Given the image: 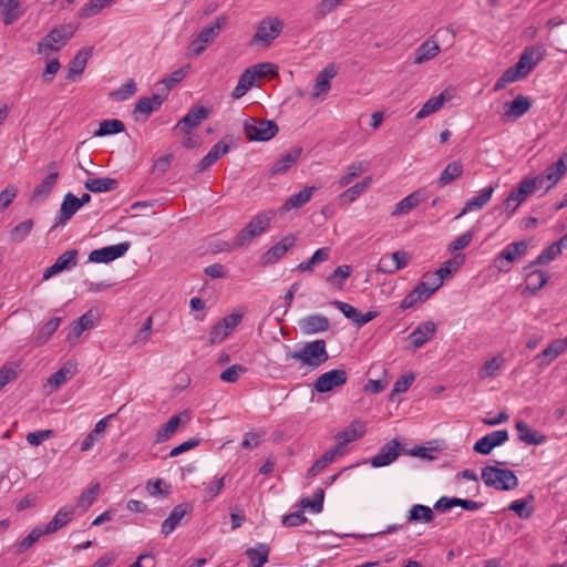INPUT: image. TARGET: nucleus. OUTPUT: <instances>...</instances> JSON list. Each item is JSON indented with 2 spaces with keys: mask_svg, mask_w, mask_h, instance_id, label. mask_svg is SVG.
<instances>
[{
  "mask_svg": "<svg viewBox=\"0 0 567 567\" xmlns=\"http://www.w3.org/2000/svg\"><path fill=\"white\" fill-rule=\"evenodd\" d=\"M527 251V245L525 241H516L507 245L498 255L499 264L497 268L499 271H509V265L524 256Z\"/></svg>",
  "mask_w": 567,
  "mask_h": 567,
  "instance_id": "obj_17",
  "label": "nucleus"
},
{
  "mask_svg": "<svg viewBox=\"0 0 567 567\" xmlns=\"http://www.w3.org/2000/svg\"><path fill=\"white\" fill-rule=\"evenodd\" d=\"M537 189L535 181L532 177L523 178L517 187L514 188L505 198V212L508 215H513L527 196L535 193Z\"/></svg>",
  "mask_w": 567,
  "mask_h": 567,
  "instance_id": "obj_9",
  "label": "nucleus"
},
{
  "mask_svg": "<svg viewBox=\"0 0 567 567\" xmlns=\"http://www.w3.org/2000/svg\"><path fill=\"white\" fill-rule=\"evenodd\" d=\"M100 492V484L95 483L86 491L82 492L76 499V506L86 511L95 501Z\"/></svg>",
  "mask_w": 567,
  "mask_h": 567,
  "instance_id": "obj_61",
  "label": "nucleus"
},
{
  "mask_svg": "<svg viewBox=\"0 0 567 567\" xmlns=\"http://www.w3.org/2000/svg\"><path fill=\"white\" fill-rule=\"evenodd\" d=\"M338 74L336 64L330 63L316 78L312 99H318L320 95L327 94L331 87L330 81Z\"/></svg>",
  "mask_w": 567,
  "mask_h": 567,
  "instance_id": "obj_22",
  "label": "nucleus"
},
{
  "mask_svg": "<svg viewBox=\"0 0 567 567\" xmlns=\"http://www.w3.org/2000/svg\"><path fill=\"white\" fill-rule=\"evenodd\" d=\"M566 351L567 337L564 339H555L546 349L536 354L534 360L539 368H545Z\"/></svg>",
  "mask_w": 567,
  "mask_h": 567,
  "instance_id": "obj_18",
  "label": "nucleus"
},
{
  "mask_svg": "<svg viewBox=\"0 0 567 567\" xmlns=\"http://www.w3.org/2000/svg\"><path fill=\"white\" fill-rule=\"evenodd\" d=\"M341 457L339 450H329L317 460L308 470L307 476L315 477L320 474L329 464L333 463L337 458Z\"/></svg>",
  "mask_w": 567,
  "mask_h": 567,
  "instance_id": "obj_46",
  "label": "nucleus"
},
{
  "mask_svg": "<svg viewBox=\"0 0 567 567\" xmlns=\"http://www.w3.org/2000/svg\"><path fill=\"white\" fill-rule=\"evenodd\" d=\"M118 182L115 178H90L85 181L84 187L92 193H106L116 189Z\"/></svg>",
  "mask_w": 567,
  "mask_h": 567,
  "instance_id": "obj_47",
  "label": "nucleus"
},
{
  "mask_svg": "<svg viewBox=\"0 0 567 567\" xmlns=\"http://www.w3.org/2000/svg\"><path fill=\"white\" fill-rule=\"evenodd\" d=\"M426 198V193L423 189H417L403 199H401L392 212V217H398L410 213L412 209L417 207Z\"/></svg>",
  "mask_w": 567,
  "mask_h": 567,
  "instance_id": "obj_28",
  "label": "nucleus"
},
{
  "mask_svg": "<svg viewBox=\"0 0 567 567\" xmlns=\"http://www.w3.org/2000/svg\"><path fill=\"white\" fill-rule=\"evenodd\" d=\"M351 275V267L349 265H342L334 269V271L328 277V281L331 285L337 286L338 288H341L344 284V281L350 277Z\"/></svg>",
  "mask_w": 567,
  "mask_h": 567,
  "instance_id": "obj_64",
  "label": "nucleus"
},
{
  "mask_svg": "<svg viewBox=\"0 0 567 567\" xmlns=\"http://www.w3.org/2000/svg\"><path fill=\"white\" fill-rule=\"evenodd\" d=\"M530 107V97L519 94L513 101L504 104L503 117L506 121H515L526 114Z\"/></svg>",
  "mask_w": 567,
  "mask_h": 567,
  "instance_id": "obj_19",
  "label": "nucleus"
},
{
  "mask_svg": "<svg viewBox=\"0 0 567 567\" xmlns=\"http://www.w3.org/2000/svg\"><path fill=\"white\" fill-rule=\"evenodd\" d=\"M78 25L73 23L62 24L53 28L37 44V53L48 55L49 52H56L73 38Z\"/></svg>",
  "mask_w": 567,
  "mask_h": 567,
  "instance_id": "obj_2",
  "label": "nucleus"
},
{
  "mask_svg": "<svg viewBox=\"0 0 567 567\" xmlns=\"http://www.w3.org/2000/svg\"><path fill=\"white\" fill-rule=\"evenodd\" d=\"M209 115V110L204 106H196L188 111L178 123L174 126V131H190L197 127Z\"/></svg>",
  "mask_w": 567,
  "mask_h": 567,
  "instance_id": "obj_20",
  "label": "nucleus"
},
{
  "mask_svg": "<svg viewBox=\"0 0 567 567\" xmlns=\"http://www.w3.org/2000/svg\"><path fill=\"white\" fill-rule=\"evenodd\" d=\"M508 440V432L506 430H498L486 434L481 437L474 445V452L488 455L493 449L503 445Z\"/></svg>",
  "mask_w": 567,
  "mask_h": 567,
  "instance_id": "obj_15",
  "label": "nucleus"
},
{
  "mask_svg": "<svg viewBox=\"0 0 567 567\" xmlns=\"http://www.w3.org/2000/svg\"><path fill=\"white\" fill-rule=\"evenodd\" d=\"M284 29V21L277 17H267L262 19L256 28L251 38V44H262L268 47L277 39Z\"/></svg>",
  "mask_w": 567,
  "mask_h": 567,
  "instance_id": "obj_5",
  "label": "nucleus"
},
{
  "mask_svg": "<svg viewBox=\"0 0 567 567\" xmlns=\"http://www.w3.org/2000/svg\"><path fill=\"white\" fill-rule=\"evenodd\" d=\"M434 519L433 509L429 506L416 504L413 505L408 515V522L431 523Z\"/></svg>",
  "mask_w": 567,
  "mask_h": 567,
  "instance_id": "obj_53",
  "label": "nucleus"
},
{
  "mask_svg": "<svg viewBox=\"0 0 567 567\" xmlns=\"http://www.w3.org/2000/svg\"><path fill=\"white\" fill-rule=\"evenodd\" d=\"M567 172V153H564L556 163L549 165L540 175L532 177L537 188L550 190Z\"/></svg>",
  "mask_w": 567,
  "mask_h": 567,
  "instance_id": "obj_6",
  "label": "nucleus"
},
{
  "mask_svg": "<svg viewBox=\"0 0 567 567\" xmlns=\"http://www.w3.org/2000/svg\"><path fill=\"white\" fill-rule=\"evenodd\" d=\"M269 553V546L264 543H258L255 547H250L245 551L251 567H262L268 561Z\"/></svg>",
  "mask_w": 567,
  "mask_h": 567,
  "instance_id": "obj_42",
  "label": "nucleus"
},
{
  "mask_svg": "<svg viewBox=\"0 0 567 567\" xmlns=\"http://www.w3.org/2000/svg\"><path fill=\"white\" fill-rule=\"evenodd\" d=\"M463 174V164L461 161H453L446 165V167L441 173L440 177L437 178V185L440 187H444L458 177H461Z\"/></svg>",
  "mask_w": 567,
  "mask_h": 567,
  "instance_id": "obj_43",
  "label": "nucleus"
},
{
  "mask_svg": "<svg viewBox=\"0 0 567 567\" xmlns=\"http://www.w3.org/2000/svg\"><path fill=\"white\" fill-rule=\"evenodd\" d=\"M423 286H416L411 292H409L401 301L400 308L405 310L413 308L419 302L427 300L426 293L423 292Z\"/></svg>",
  "mask_w": 567,
  "mask_h": 567,
  "instance_id": "obj_59",
  "label": "nucleus"
},
{
  "mask_svg": "<svg viewBox=\"0 0 567 567\" xmlns=\"http://www.w3.org/2000/svg\"><path fill=\"white\" fill-rule=\"evenodd\" d=\"M296 244V237L292 234L285 236L281 240L271 246L262 256L261 264L269 266L281 259L286 252Z\"/></svg>",
  "mask_w": 567,
  "mask_h": 567,
  "instance_id": "obj_16",
  "label": "nucleus"
},
{
  "mask_svg": "<svg viewBox=\"0 0 567 567\" xmlns=\"http://www.w3.org/2000/svg\"><path fill=\"white\" fill-rule=\"evenodd\" d=\"M114 415L115 414H109L94 425V429L85 436L81 443L82 452L90 451L95 445V443L100 441L101 436L104 434L107 427L109 421L114 417Z\"/></svg>",
  "mask_w": 567,
  "mask_h": 567,
  "instance_id": "obj_36",
  "label": "nucleus"
},
{
  "mask_svg": "<svg viewBox=\"0 0 567 567\" xmlns=\"http://www.w3.org/2000/svg\"><path fill=\"white\" fill-rule=\"evenodd\" d=\"M561 254L558 245L555 243L542 250V252L534 259L533 265H548Z\"/></svg>",
  "mask_w": 567,
  "mask_h": 567,
  "instance_id": "obj_62",
  "label": "nucleus"
},
{
  "mask_svg": "<svg viewBox=\"0 0 567 567\" xmlns=\"http://www.w3.org/2000/svg\"><path fill=\"white\" fill-rule=\"evenodd\" d=\"M115 0H89L78 12V16L82 19L91 18L104 8L110 7Z\"/></svg>",
  "mask_w": 567,
  "mask_h": 567,
  "instance_id": "obj_54",
  "label": "nucleus"
},
{
  "mask_svg": "<svg viewBox=\"0 0 567 567\" xmlns=\"http://www.w3.org/2000/svg\"><path fill=\"white\" fill-rule=\"evenodd\" d=\"M76 372V365L74 363H66L54 372L48 380V386L50 391L58 390L63 383L71 379Z\"/></svg>",
  "mask_w": 567,
  "mask_h": 567,
  "instance_id": "obj_40",
  "label": "nucleus"
},
{
  "mask_svg": "<svg viewBox=\"0 0 567 567\" xmlns=\"http://www.w3.org/2000/svg\"><path fill=\"white\" fill-rule=\"evenodd\" d=\"M371 176L364 177L361 182L341 193L339 196L340 200L347 204L353 203L358 197L362 195V193L371 185Z\"/></svg>",
  "mask_w": 567,
  "mask_h": 567,
  "instance_id": "obj_49",
  "label": "nucleus"
},
{
  "mask_svg": "<svg viewBox=\"0 0 567 567\" xmlns=\"http://www.w3.org/2000/svg\"><path fill=\"white\" fill-rule=\"evenodd\" d=\"M93 54V48L81 49L72 59L69 65L68 79L75 81L85 70L87 60Z\"/></svg>",
  "mask_w": 567,
  "mask_h": 567,
  "instance_id": "obj_31",
  "label": "nucleus"
},
{
  "mask_svg": "<svg viewBox=\"0 0 567 567\" xmlns=\"http://www.w3.org/2000/svg\"><path fill=\"white\" fill-rule=\"evenodd\" d=\"M301 148H293L291 152L280 157L271 167V175L286 173L300 157Z\"/></svg>",
  "mask_w": 567,
  "mask_h": 567,
  "instance_id": "obj_48",
  "label": "nucleus"
},
{
  "mask_svg": "<svg viewBox=\"0 0 567 567\" xmlns=\"http://www.w3.org/2000/svg\"><path fill=\"white\" fill-rule=\"evenodd\" d=\"M95 316L92 310L83 313L79 319L74 320L71 326L66 340L70 342L75 341L85 330L94 327Z\"/></svg>",
  "mask_w": 567,
  "mask_h": 567,
  "instance_id": "obj_30",
  "label": "nucleus"
},
{
  "mask_svg": "<svg viewBox=\"0 0 567 567\" xmlns=\"http://www.w3.org/2000/svg\"><path fill=\"white\" fill-rule=\"evenodd\" d=\"M81 208V203L78 202V197L72 193H68L61 204L59 215L54 227L64 225L72 216Z\"/></svg>",
  "mask_w": 567,
  "mask_h": 567,
  "instance_id": "obj_29",
  "label": "nucleus"
},
{
  "mask_svg": "<svg viewBox=\"0 0 567 567\" xmlns=\"http://www.w3.org/2000/svg\"><path fill=\"white\" fill-rule=\"evenodd\" d=\"M546 54V47L542 43H535L533 45L526 47L523 50L517 62L528 74L540 61L544 60Z\"/></svg>",
  "mask_w": 567,
  "mask_h": 567,
  "instance_id": "obj_14",
  "label": "nucleus"
},
{
  "mask_svg": "<svg viewBox=\"0 0 567 567\" xmlns=\"http://www.w3.org/2000/svg\"><path fill=\"white\" fill-rule=\"evenodd\" d=\"M75 513V506L73 505H65L62 506L56 514L53 516V518L45 525L44 532H47L49 535L60 530L64 526H66L73 515Z\"/></svg>",
  "mask_w": 567,
  "mask_h": 567,
  "instance_id": "obj_25",
  "label": "nucleus"
},
{
  "mask_svg": "<svg viewBox=\"0 0 567 567\" xmlns=\"http://www.w3.org/2000/svg\"><path fill=\"white\" fill-rule=\"evenodd\" d=\"M255 82V76L250 73V71L245 70V72L240 75L237 85L231 92V97L240 99L247 93V91L254 85Z\"/></svg>",
  "mask_w": 567,
  "mask_h": 567,
  "instance_id": "obj_56",
  "label": "nucleus"
},
{
  "mask_svg": "<svg viewBox=\"0 0 567 567\" xmlns=\"http://www.w3.org/2000/svg\"><path fill=\"white\" fill-rule=\"evenodd\" d=\"M515 427L518 440L529 445H540L546 442V436L533 430L526 422L517 421Z\"/></svg>",
  "mask_w": 567,
  "mask_h": 567,
  "instance_id": "obj_37",
  "label": "nucleus"
},
{
  "mask_svg": "<svg viewBox=\"0 0 567 567\" xmlns=\"http://www.w3.org/2000/svg\"><path fill=\"white\" fill-rule=\"evenodd\" d=\"M227 23L226 16H219L215 21L204 28L197 37L189 43L187 48L188 55H199L219 35L220 31Z\"/></svg>",
  "mask_w": 567,
  "mask_h": 567,
  "instance_id": "obj_4",
  "label": "nucleus"
},
{
  "mask_svg": "<svg viewBox=\"0 0 567 567\" xmlns=\"http://www.w3.org/2000/svg\"><path fill=\"white\" fill-rule=\"evenodd\" d=\"M329 359L324 340L306 342L295 351H289L286 361L295 360L310 369H317Z\"/></svg>",
  "mask_w": 567,
  "mask_h": 567,
  "instance_id": "obj_1",
  "label": "nucleus"
},
{
  "mask_svg": "<svg viewBox=\"0 0 567 567\" xmlns=\"http://www.w3.org/2000/svg\"><path fill=\"white\" fill-rule=\"evenodd\" d=\"M440 52V45L436 41L427 39L424 41L415 52L414 63L422 64L433 58Z\"/></svg>",
  "mask_w": 567,
  "mask_h": 567,
  "instance_id": "obj_44",
  "label": "nucleus"
},
{
  "mask_svg": "<svg viewBox=\"0 0 567 567\" xmlns=\"http://www.w3.org/2000/svg\"><path fill=\"white\" fill-rule=\"evenodd\" d=\"M33 228V220L27 219L18 224L10 233V238L14 243H21L27 238Z\"/></svg>",
  "mask_w": 567,
  "mask_h": 567,
  "instance_id": "obj_63",
  "label": "nucleus"
},
{
  "mask_svg": "<svg viewBox=\"0 0 567 567\" xmlns=\"http://www.w3.org/2000/svg\"><path fill=\"white\" fill-rule=\"evenodd\" d=\"M317 190L316 186H306L297 194L291 195L281 206V212H290L292 209H298L305 206L310 202L312 195Z\"/></svg>",
  "mask_w": 567,
  "mask_h": 567,
  "instance_id": "obj_32",
  "label": "nucleus"
},
{
  "mask_svg": "<svg viewBox=\"0 0 567 567\" xmlns=\"http://www.w3.org/2000/svg\"><path fill=\"white\" fill-rule=\"evenodd\" d=\"M78 251L75 249L68 250L58 257L55 262L48 267L43 272V279L48 280L54 275L70 269L76 265Z\"/></svg>",
  "mask_w": 567,
  "mask_h": 567,
  "instance_id": "obj_23",
  "label": "nucleus"
},
{
  "mask_svg": "<svg viewBox=\"0 0 567 567\" xmlns=\"http://www.w3.org/2000/svg\"><path fill=\"white\" fill-rule=\"evenodd\" d=\"M125 130V125L121 120H104L100 123L99 130L94 133V136H106L111 134L122 133Z\"/></svg>",
  "mask_w": 567,
  "mask_h": 567,
  "instance_id": "obj_57",
  "label": "nucleus"
},
{
  "mask_svg": "<svg viewBox=\"0 0 567 567\" xmlns=\"http://www.w3.org/2000/svg\"><path fill=\"white\" fill-rule=\"evenodd\" d=\"M482 481L486 486L498 491H511L518 485V478L513 471L492 465L485 466L482 470Z\"/></svg>",
  "mask_w": 567,
  "mask_h": 567,
  "instance_id": "obj_3",
  "label": "nucleus"
},
{
  "mask_svg": "<svg viewBox=\"0 0 567 567\" xmlns=\"http://www.w3.org/2000/svg\"><path fill=\"white\" fill-rule=\"evenodd\" d=\"M165 100V95L159 92L148 97H142L137 101L134 109V114H142L146 120L150 114L159 109Z\"/></svg>",
  "mask_w": 567,
  "mask_h": 567,
  "instance_id": "obj_34",
  "label": "nucleus"
},
{
  "mask_svg": "<svg viewBox=\"0 0 567 567\" xmlns=\"http://www.w3.org/2000/svg\"><path fill=\"white\" fill-rule=\"evenodd\" d=\"M494 190L495 186L493 185L481 189L477 195L473 196L465 203L462 212L456 216V218H460L467 213L482 209L491 200Z\"/></svg>",
  "mask_w": 567,
  "mask_h": 567,
  "instance_id": "obj_26",
  "label": "nucleus"
},
{
  "mask_svg": "<svg viewBox=\"0 0 567 567\" xmlns=\"http://www.w3.org/2000/svg\"><path fill=\"white\" fill-rule=\"evenodd\" d=\"M48 168L50 171L49 175L41 182L40 185H38L34 190H33V194H32V198L33 199H42V198H45L53 189V187L55 186L56 182H58V178H59V173L55 171L56 168V163L55 162H51L49 165H48Z\"/></svg>",
  "mask_w": 567,
  "mask_h": 567,
  "instance_id": "obj_33",
  "label": "nucleus"
},
{
  "mask_svg": "<svg viewBox=\"0 0 567 567\" xmlns=\"http://www.w3.org/2000/svg\"><path fill=\"white\" fill-rule=\"evenodd\" d=\"M20 2L21 0H0V16L6 25H11L21 17Z\"/></svg>",
  "mask_w": 567,
  "mask_h": 567,
  "instance_id": "obj_39",
  "label": "nucleus"
},
{
  "mask_svg": "<svg viewBox=\"0 0 567 567\" xmlns=\"http://www.w3.org/2000/svg\"><path fill=\"white\" fill-rule=\"evenodd\" d=\"M44 535H49L44 532V527L35 526L24 538L16 544V551L18 554L25 553Z\"/></svg>",
  "mask_w": 567,
  "mask_h": 567,
  "instance_id": "obj_51",
  "label": "nucleus"
},
{
  "mask_svg": "<svg viewBox=\"0 0 567 567\" xmlns=\"http://www.w3.org/2000/svg\"><path fill=\"white\" fill-rule=\"evenodd\" d=\"M369 169L368 162H353L347 167V173L339 179V187H346Z\"/></svg>",
  "mask_w": 567,
  "mask_h": 567,
  "instance_id": "obj_52",
  "label": "nucleus"
},
{
  "mask_svg": "<svg viewBox=\"0 0 567 567\" xmlns=\"http://www.w3.org/2000/svg\"><path fill=\"white\" fill-rule=\"evenodd\" d=\"M451 97H452V94L449 92V90L442 91L437 96H433V97L429 99L423 104L421 110L416 113L415 117L417 120H422V118L435 113L443 106V104L446 101H450Z\"/></svg>",
  "mask_w": 567,
  "mask_h": 567,
  "instance_id": "obj_35",
  "label": "nucleus"
},
{
  "mask_svg": "<svg viewBox=\"0 0 567 567\" xmlns=\"http://www.w3.org/2000/svg\"><path fill=\"white\" fill-rule=\"evenodd\" d=\"M62 319L60 317H54L50 319L48 322L42 324L34 337V344L37 347H40L44 344L52 334L58 330L59 326L61 324Z\"/></svg>",
  "mask_w": 567,
  "mask_h": 567,
  "instance_id": "obj_45",
  "label": "nucleus"
},
{
  "mask_svg": "<svg viewBox=\"0 0 567 567\" xmlns=\"http://www.w3.org/2000/svg\"><path fill=\"white\" fill-rule=\"evenodd\" d=\"M128 241L106 246L101 249L92 250L89 255V261L96 264H106L124 256L130 249Z\"/></svg>",
  "mask_w": 567,
  "mask_h": 567,
  "instance_id": "obj_12",
  "label": "nucleus"
},
{
  "mask_svg": "<svg viewBox=\"0 0 567 567\" xmlns=\"http://www.w3.org/2000/svg\"><path fill=\"white\" fill-rule=\"evenodd\" d=\"M528 74L517 62L514 66L508 68L494 85V91L504 89L507 84L525 79Z\"/></svg>",
  "mask_w": 567,
  "mask_h": 567,
  "instance_id": "obj_41",
  "label": "nucleus"
},
{
  "mask_svg": "<svg viewBox=\"0 0 567 567\" xmlns=\"http://www.w3.org/2000/svg\"><path fill=\"white\" fill-rule=\"evenodd\" d=\"M435 331L436 324L433 321H424L410 333V342L419 349L434 337Z\"/></svg>",
  "mask_w": 567,
  "mask_h": 567,
  "instance_id": "obj_24",
  "label": "nucleus"
},
{
  "mask_svg": "<svg viewBox=\"0 0 567 567\" xmlns=\"http://www.w3.org/2000/svg\"><path fill=\"white\" fill-rule=\"evenodd\" d=\"M272 216V212H265L255 216L237 235L235 244L237 246H245L255 237L261 235L269 227Z\"/></svg>",
  "mask_w": 567,
  "mask_h": 567,
  "instance_id": "obj_8",
  "label": "nucleus"
},
{
  "mask_svg": "<svg viewBox=\"0 0 567 567\" xmlns=\"http://www.w3.org/2000/svg\"><path fill=\"white\" fill-rule=\"evenodd\" d=\"M537 265H533L529 262L524 268L526 289L530 290L533 293L540 290L548 281L549 275L540 269H536Z\"/></svg>",
  "mask_w": 567,
  "mask_h": 567,
  "instance_id": "obj_21",
  "label": "nucleus"
},
{
  "mask_svg": "<svg viewBox=\"0 0 567 567\" xmlns=\"http://www.w3.org/2000/svg\"><path fill=\"white\" fill-rule=\"evenodd\" d=\"M329 326V320L323 315H310L299 321V327L305 334L324 332Z\"/></svg>",
  "mask_w": 567,
  "mask_h": 567,
  "instance_id": "obj_27",
  "label": "nucleus"
},
{
  "mask_svg": "<svg viewBox=\"0 0 567 567\" xmlns=\"http://www.w3.org/2000/svg\"><path fill=\"white\" fill-rule=\"evenodd\" d=\"M136 83L133 79L127 80L124 84H122L116 90L110 93V97L114 101L122 102L136 93Z\"/></svg>",
  "mask_w": 567,
  "mask_h": 567,
  "instance_id": "obj_58",
  "label": "nucleus"
},
{
  "mask_svg": "<svg viewBox=\"0 0 567 567\" xmlns=\"http://www.w3.org/2000/svg\"><path fill=\"white\" fill-rule=\"evenodd\" d=\"M348 380V373L342 369H333L318 377L313 384V389L318 393H326L342 386Z\"/></svg>",
  "mask_w": 567,
  "mask_h": 567,
  "instance_id": "obj_10",
  "label": "nucleus"
},
{
  "mask_svg": "<svg viewBox=\"0 0 567 567\" xmlns=\"http://www.w3.org/2000/svg\"><path fill=\"white\" fill-rule=\"evenodd\" d=\"M402 450V444L396 439H393L379 450L370 460V464L375 468L390 465L400 456Z\"/></svg>",
  "mask_w": 567,
  "mask_h": 567,
  "instance_id": "obj_13",
  "label": "nucleus"
},
{
  "mask_svg": "<svg viewBox=\"0 0 567 567\" xmlns=\"http://www.w3.org/2000/svg\"><path fill=\"white\" fill-rule=\"evenodd\" d=\"M365 432V424L360 420H354L348 427L336 434V446L333 450H339V454H346V446L348 443L361 437Z\"/></svg>",
  "mask_w": 567,
  "mask_h": 567,
  "instance_id": "obj_11",
  "label": "nucleus"
},
{
  "mask_svg": "<svg viewBox=\"0 0 567 567\" xmlns=\"http://www.w3.org/2000/svg\"><path fill=\"white\" fill-rule=\"evenodd\" d=\"M188 69L189 65L182 66L158 82V85L163 86L158 90L159 93L166 97L167 93L186 76Z\"/></svg>",
  "mask_w": 567,
  "mask_h": 567,
  "instance_id": "obj_50",
  "label": "nucleus"
},
{
  "mask_svg": "<svg viewBox=\"0 0 567 567\" xmlns=\"http://www.w3.org/2000/svg\"><path fill=\"white\" fill-rule=\"evenodd\" d=\"M504 359L499 355L493 357L487 360L478 370V377L481 379L492 378L502 368Z\"/></svg>",
  "mask_w": 567,
  "mask_h": 567,
  "instance_id": "obj_60",
  "label": "nucleus"
},
{
  "mask_svg": "<svg viewBox=\"0 0 567 567\" xmlns=\"http://www.w3.org/2000/svg\"><path fill=\"white\" fill-rule=\"evenodd\" d=\"M186 513H187L186 505L181 504V505L175 506L173 508V511L171 512V514L168 515V517L166 519H164V522L162 523V526H161L162 534L165 537L168 536L169 534H172L177 528V526H179L181 520L186 515Z\"/></svg>",
  "mask_w": 567,
  "mask_h": 567,
  "instance_id": "obj_38",
  "label": "nucleus"
},
{
  "mask_svg": "<svg viewBox=\"0 0 567 567\" xmlns=\"http://www.w3.org/2000/svg\"><path fill=\"white\" fill-rule=\"evenodd\" d=\"M182 415L176 414L169 417V420L157 431L156 442H165L176 432L178 426L182 424Z\"/></svg>",
  "mask_w": 567,
  "mask_h": 567,
  "instance_id": "obj_55",
  "label": "nucleus"
},
{
  "mask_svg": "<svg viewBox=\"0 0 567 567\" xmlns=\"http://www.w3.org/2000/svg\"><path fill=\"white\" fill-rule=\"evenodd\" d=\"M244 131L249 141H269L276 136L279 128L270 120L248 118L244 123Z\"/></svg>",
  "mask_w": 567,
  "mask_h": 567,
  "instance_id": "obj_7",
  "label": "nucleus"
}]
</instances>
